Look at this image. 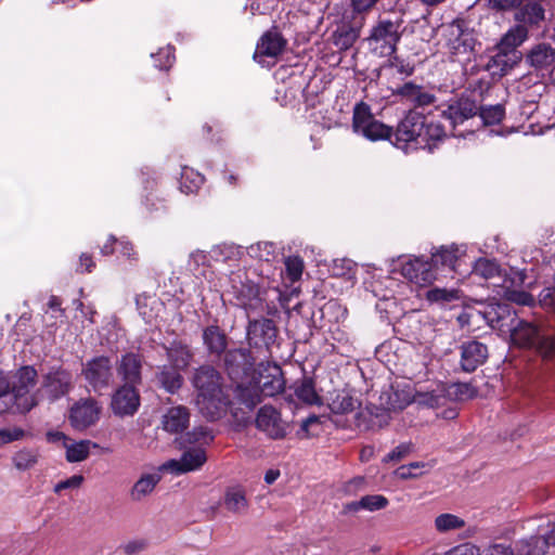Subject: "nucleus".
<instances>
[{"mask_svg":"<svg viewBox=\"0 0 555 555\" xmlns=\"http://www.w3.org/2000/svg\"><path fill=\"white\" fill-rule=\"evenodd\" d=\"M279 330L275 322L268 318L249 319L246 327V337L250 348L264 353L270 352L278 339Z\"/></svg>","mask_w":555,"mask_h":555,"instance_id":"nucleus-9","label":"nucleus"},{"mask_svg":"<svg viewBox=\"0 0 555 555\" xmlns=\"http://www.w3.org/2000/svg\"><path fill=\"white\" fill-rule=\"evenodd\" d=\"M190 412L183 405L172 406L167 410L162 418V427L169 434H179L188 428Z\"/></svg>","mask_w":555,"mask_h":555,"instance_id":"nucleus-29","label":"nucleus"},{"mask_svg":"<svg viewBox=\"0 0 555 555\" xmlns=\"http://www.w3.org/2000/svg\"><path fill=\"white\" fill-rule=\"evenodd\" d=\"M426 299L431 304L446 306L452 301L461 299V291L456 288L434 287L427 291Z\"/></svg>","mask_w":555,"mask_h":555,"instance_id":"nucleus-43","label":"nucleus"},{"mask_svg":"<svg viewBox=\"0 0 555 555\" xmlns=\"http://www.w3.org/2000/svg\"><path fill=\"white\" fill-rule=\"evenodd\" d=\"M243 251L234 244H220L211 248L209 256L212 260L222 263H235L240 260Z\"/></svg>","mask_w":555,"mask_h":555,"instance_id":"nucleus-38","label":"nucleus"},{"mask_svg":"<svg viewBox=\"0 0 555 555\" xmlns=\"http://www.w3.org/2000/svg\"><path fill=\"white\" fill-rule=\"evenodd\" d=\"M401 21L383 18L372 27L369 37L370 47L382 56L392 55L401 40Z\"/></svg>","mask_w":555,"mask_h":555,"instance_id":"nucleus-4","label":"nucleus"},{"mask_svg":"<svg viewBox=\"0 0 555 555\" xmlns=\"http://www.w3.org/2000/svg\"><path fill=\"white\" fill-rule=\"evenodd\" d=\"M155 60V66L159 69H168L171 67L175 55L173 48L168 46L164 49H160L156 54L152 55Z\"/></svg>","mask_w":555,"mask_h":555,"instance_id":"nucleus-57","label":"nucleus"},{"mask_svg":"<svg viewBox=\"0 0 555 555\" xmlns=\"http://www.w3.org/2000/svg\"><path fill=\"white\" fill-rule=\"evenodd\" d=\"M414 449V446L412 442H402L399 446H397L393 450H391L389 453H387L383 462H400L404 457H406Z\"/></svg>","mask_w":555,"mask_h":555,"instance_id":"nucleus-56","label":"nucleus"},{"mask_svg":"<svg viewBox=\"0 0 555 555\" xmlns=\"http://www.w3.org/2000/svg\"><path fill=\"white\" fill-rule=\"evenodd\" d=\"M444 555H478V548L469 543H463L448 551Z\"/></svg>","mask_w":555,"mask_h":555,"instance_id":"nucleus-64","label":"nucleus"},{"mask_svg":"<svg viewBox=\"0 0 555 555\" xmlns=\"http://www.w3.org/2000/svg\"><path fill=\"white\" fill-rule=\"evenodd\" d=\"M25 436L24 429L20 427H8L0 429V446L22 439Z\"/></svg>","mask_w":555,"mask_h":555,"instance_id":"nucleus-58","label":"nucleus"},{"mask_svg":"<svg viewBox=\"0 0 555 555\" xmlns=\"http://www.w3.org/2000/svg\"><path fill=\"white\" fill-rule=\"evenodd\" d=\"M192 384L197 391L196 404L201 413L210 421L220 418L230 403L220 373L211 365H202L195 370Z\"/></svg>","mask_w":555,"mask_h":555,"instance_id":"nucleus-1","label":"nucleus"},{"mask_svg":"<svg viewBox=\"0 0 555 555\" xmlns=\"http://www.w3.org/2000/svg\"><path fill=\"white\" fill-rule=\"evenodd\" d=\"M357 399L347 392L337 393L330 403L333 413L346 414L352 412L357 406Z\"/></svg>","mask_w":555,"mask_h":555,"instance_id":"nucleus-47","label":"nucleus"},{"mask_svg":"<svg viewBox=\"0 0 555 555\" xmlns=\"http://www.w3.org/2000/svg\"><path fill=\"white\" fill-rule=\"evenodd\" d=\"M36 379L37 371L33 366H23L18 370L11 393V399L13 400L11 409L14 412H29L38 403V392L36 395L29 393L30 389L36 385Z\"/></svg>","mask_w":555,"mask_h":555,"instance_id":"nucleus-6","label":"nucleus"},{"mask_svg":"<svg viewBox=\"0 0 555 555\" xmlns=\"http://www.w3.org/2000/svg\"><path fill=\"white\" fill-rule=\"evenodd\" d=\"M165 350L168 362L178 370L184 371L193 360L191 347L182 341L175 340Z\"/></svg>","mask_w":555,"mask_h":555,"instance_id":"nucleus-30","label":"nucleus"},{"mask_svg":"<svg viewBox=\"0 0 555 555\" xmlns=\"http://www.w3.org/2000/svg\"><path fill=\"white\" fill-rule=\"evenodd\" d=\"M81 376L90 390L101 393L114 378L113 363L107 356H96L82 363Z\"/></svg>","mask_w":555,"mask_h":555,"instance_id":"nucleus-7","label":"nucleus"},{"mask_svg":"<svg viewBox=\"0 0 555 555\" xmlns=\"http://www.w3.org/2000/svg\"><path fill=\"white\" fill-rule=\"evenodd\" d=\"M352 129L357 134L370 141L391 140L392 128L377 120L371 112V107L360 102L353 107Z\"/></svg>","mask_w":555,"mask_h":555,"instance_id":"nucleus-5","label":"nucleus"},{"mask_svg":"<svg viewBox=\"0 0 555 555\" xmlns=\"http://www.w3.org/2000/svg\"><path fill=\"white\" fill-rule=\"evenodd\" d=\"M256 427L272 439L284 438L288 429V425L281 418L280 412L270 405H263L259 409Z\"/></svg>","mask_w":555,"mask_h":555,"instance_id":"nucleus-19","label":"nucleus"},{"mask_svg":"<svg viewBox=\"0 0 555 555\" xmlns=\"http://www.w3.org/2000/svg\"><path fill=\"white\" fill-rule=\"evenodd\" d=\"M444 395L439 391H430V392H418L415 397V401L422 405H426L428 408H438L444 402Z\"/></svg>","mask_w":555,"mask_h":555,"instance_id":"nucleus-55","label":"nucleus"},{"mask_svg":"<svg viewBox=\"0 0 555 555\" xmlns=\"http://www.w3.org/2000/svg\"><path fill=\"white\" fill-rule=\"evenodd\" d=\"M180 371L171 365L158 366L155 374L157 384L169 393L177 392L183 384Z\"/></svg>","mask_w":555,"mask_h":555,"instance_id":"nucleus-31","label":"nucleus"},{"mask_svg":"<svg viewBox=\"0 0 555 555\" xmlns=\"http://www.w3.org/2000/svg\"><path fill=\"white\" fill-rule=\"evenodd\" d=\"M147 542L145 539H134L125 544H121L120 550L125 555H138L145 551Z\"/></svg>","mask_w":555,"mask_h":555,"instance_id":"nucleus-60","label":"nucleus"},{"mask_svg":"<svg viewBox=\"0 0 555 555\" xmlns=\"http://www.w3.org/2000/svg\"><path fill=\"white\" fill-rule=\"evenodd\" d=\"M91 442L89 440L66 442L64 448L66 449V460L68 462H81L87 459L90 451Z\"/></svg>","mask_w":555,"mask_h":555,"instance_id":"nucleus-45","label":"nucleus"},{"mask_svg":"<svg viewBox=\"0 0 555 555\" xmlns=\"http://www.w3.org/2000/svg\"><path fill=\"white\" fill-rule=\"evenodd\" d=\"M550 546L545 539L535 534L518 541L517 552L520 555H545Z\"/></svg>","mask_w":555,"mask_h":555,"instance_id":"nucleus-39","label":"nucleus"},{"mask_svg":"<svg viewBox=\"0 0 555 555\" xmlns=\"http://www.w3.org/2000/svg\"><path fill=\"white\" fill-rule=\"evenodd\" d=\"M505 115V109L502 105H492L488 107H481L479 116L485 125L499 124Z\"/></svg>","mask_w":555,"mask_h":555,"instance_id":"nucleus-49","label":"nucleus"},{"mask_svg":"<svg viewBox=\"0 0 555 555\" xmlns=\"http://www.w3.org/2000/svg\"><path fill=\"white\" fill-rule=\"evenodd\" d=\"M538 537L541 539L546 540L550 545H555V521L554 522H547L546 526H540L538 528Z\"/></svg>","mask_w":555,"mask_h":555,"instance_id":"nucleus-62","label":"nucleus"},{"mask_svg":"<svg viewBox=\"0 0 555 555\" xmlns=\"http://www.w3.org/2000/svg\"><path fill=\"white\" fill-rule=\"evenodd\" d=\"M257 386L259 387V392L262 398L274 397L282 392L285 387V380L282 376L281 369L279 366H274L272 372L261 377L259 385Z\"/></svg>","mask_w":555,"mask_h":555,"instance_id":"nucleus-33","label":"nucleus"},{"mask_svg":"<svg viewBox=\"0 0 555 555\" xmlns=\"http://www.w3.org/2000/svg\"><path fill=\"white\" fill-rule=\"evenodd\" d=\"M203 341L211 354L220 356L227 348V335L217 325L207 326L203 331Z\"/></svg>","mask_w":555,"mask_h":555,"instance_id":"nucleus-34","label":"nucleus"},{"mask_svg":"<svg viewBox=\"0 0 555 555\" xmlns=\"http://www.w3.org/2000/svg\"><path fill=\"white\" fill-rule=\"evenodd\" d=\"M464 525V520L453 514H441L436 518V528L439 532L454 531Z\"/></svg>","mask_w":555,"mask_h":555,"instance_id":"nucleus-48","label":"nucleus"},{"mask_svg":"<svg viewBox=\"0 0 555 555\" xmlns=\"http://www.w3.org/2000/svg\"><path fill=\"white\" fill-rule=\"evenodd\" d=\"M117 373L124 384L139 386L142 383V357L127 352L117 362Z\"/></svg>","mask_w":555,"mask_h":555,"instance_id":"nucleus-22","label":"nucleus"},{"mask_svg":"<svg viewBox=\"0 0 555 555\" xmlns=\"http://www.w3.org/2000/svg\"><path fill=\"white\" fill-rule=\"evenodd\" d=\"M231 294L235 299V305L245 310L249 317L251 313H262L268 306L260 292L259 286L248 280L245 273H232L230 276Z\"/></svg>","mask_w":555,"mask_h":555,"instance_id":"nucleus-3","label":"nucleus"},{"mask_svg":"<svg viewBox=\"0 0 555 555\" xmlns=\"http://www.w3.org/2000/svg\"><path fill=\"white\" fill-rule=\"evenodd\" d=\"M286 47V40L276 30L264 33L256 47L254 59L261 61L262 57H276Z\"/></svg>","mask_w":555,"mask_h":555,"instance_id":"nucleus-25","label":"nucleus"},{"mask_svg":"<svg viewBox=\"0 0 555 555\" xmlns=\"http://www.w3.org/2000/svg\"><path fill=\"white\" fill-rule=\"evenodd\" d=\"M520 61L518 54H511L495 46L482 68L489 73L492 80L498 81L506 76Z\"/></svg>","mask_w":555,"mask_h":555,"instance_id":"nucleus-15","label":"nucleus"},{"mask_svg":"<svg viewBox=\"0 0 555 555\" xmlns=\"http://www.w3.org/2000/svg\"><path fill=\"white\" fill-rule=\"evenodd\" d=\"M304 271V261L298 256H289L285 259V272L291 282L300 280Z\"/></svg>","mask_w":555,"mask_h":555,"instance_id":"nucleus-51","label":"nucleus"},{"mask_svg":"<svg viewBox=\"0 0 555 555\" xmlns=\"http://www.w3.org/2000/svg\"><path fill=\"white\" fill-rule=\"evenodd\" d=\"M255 361L250 350L246 348L229 350L224 356V365L232 379L248 376L254 370Z\"/></svg>","mask_w":555,"mask_h":555,"instance_id":"nucleus-18","label":"nucleus"},{"mask_svg":"<svg viewBox=\"0 0 555 555\" xmlns=\"http://www.w3.org/2000/svg\"><path fill=\"white\" fill-rule=\"evenodd\" d=\"M425 122V115L410 109L403 119L399 121L396 130H392L390 142L398 149L406 151L409 146L418 149V139L422 137V129Z\"/></svg>","mask_w":555,"mask_h":555,"instance_id":"nucleus-8","label":"nucleus"},{"mask_svg":"<svg viewBox=\"0 0 555 555\" xmlns=\"http://www.w3.org/2000/svg\"><path fill=\"white\" fill-rule=\"evenodd\" d=\"M478 555H513L512 547L505 543H496L488 546Z\"/></svg>","mask_w":555,"mask_h":555,"instance_id":"nucleus-63","label":"nucleus"},{"mask_svg":"<svg viewBox=\"0 0 555 555\" xmlns=\"http://www.w3.org/2000/svg\"><path fill=\"white\" fill-rule=\"evenodd\" d=\"M525 60L535 70L547 69L555 65V48L546 42L537 43L527 52Z\"/></svg>","mask_w":555,"mask_h":555,"instance_id":"nucleus-26","label":"nucleus"},{"mask_svg":"<svg viewBox=\"0 0 555 555\" xmlns=\"http://www.w3.org/2000/svg\"><path fill=\"white\" fill-rule=\"evenodd\" d=\"M475 270L485 279H492L500 276L501 274L500 266L495 261L489 259H479L476 262Z\"/></svg>","mask_w":555,"mask_h":555,"instance_id":"nucleus-53","label":"nucleus"},{"mask_svg":"<svg viewBox=\"0 0 555 555\" xmlns=\"http://www.w3.org/2000/svg\"><path fill=\"white\" fill-rule=\"evenodd\" d=\"M391 94L402 104L409 105L412 109L424 108L437 102L435 93L422 85L413 81H405L391 90Z\"/></svg>","mask_w":555,"mask_h":555,"instance_id":"nucleus-12","label":"nucleus"},{"mask_svg":"<svg viewBox=\"0 0 555 555\" xmlns=\"http://www.w3.org/2000/svg\"><path fill=\"white\" fill-rule=\"evenodd\" d=\"M295 396L297 399L307 404H322V399L318 395L314 382L311 378H304L300 383L295 385Z\"/></svg>","mask_w":555,"mask_h":555,"instance_id":"nucleus-40","label":"nucleus"},{"mask_svg":"<svg viewBox=\"0 0 555 555\" xmlns=\"http://www.w3.org/2000/svg\"><path fill=\"white\" fill-rule=\"evenodd\" d=\"M73 387V374L66 369L53 367L43 376L38 395L54 402L68 395Z\"/></svg>","mask_w":555,"mask_h":555,"instance_id":"nucleus-11","label":"nucleus"},{"mask_svg":"<svg viewBox=\"0 0 555 555\" xmlns=\"http://www.w3.org/2000/svg\"><path fill=\"white\" fill-rule=\"evenodd\" d=\"M449 397L455 400H467L476 395V389L468 383H454L448 389Z\"/></svg>","mask_w":555,"mask_h":555,"instance_id":"nucleus-50","label":"nucleus"},{"mask_svg":"<svg viewBox=\"0 0 555 555\" xmlns=\"http://www.w3.org/2000/svg\"><path fill=\"white\" fill-rule=\"evenodd\" d=\"M539 301L543 308L555 311V273L554 286L543 288L539 294Z\"/></svg>","mask_w":555,"mask_h":555,"instance_id":"nucleus-59","label":"nucleus"},{"mask_svg":"<svg viewBox=\"0 0 555 555\" xmlns=\"http://www.w3.org/2000/svg\"><path fill=\"white\" fill-rule=\"evenodd\" d=\"M205 178L198 171L189 167H183L180 177V189L183 193L190 194L196 192L204 183Z\"/></svg>","mask_w":555,"mask_h":555,"instance_id":"nucleus-42","label":"nucleus"},{"mask_svg":"<svg viewBox=\"0 0 555 555\" xmlns=\"http://www.w3.org/2000/svg\"><path fill=\"white\" fill-rule=\"evenodd\" d=\"M430 260L431 268L441 266L453 270L457 261V248L441 246L431 254Z\"/></svg>","mask_w":555,"mask_h":555,"instance_id":"nucleus-44","label":"nucleus"},{"mask_svg":"<svg viewBox=\"0 0 555 555\" xmlns=\"http://www.w3.org/2000/svg\"><path fill=\"white\" fill-rule=\"evenodd\" d=\"M544 1L520 0V5L517 7L518 10L515 13V20L520 23L519 25L539 27L545 18Z\"/></svg>","mask_w":555,"mask_h":555,"instance_id":"nucleus-24","label":"nucleus"},{"mask_svg":"<svg viewBox=\"0 0 555 555\" xmlns=\"http://www.w3.org/2000/svg\"><path fill=\"white\" fill-rule=\"evenodd\" d=\"M507 334L512 345L533 349L544 360H555V336L547 334L541 322L517 317Z\"/></svg>","mask_w":555,"mask_h":555,"instance_id":"nucleus-2","label":"nucleus"},{"mask_svg":"<svg viewBox=\"0 0 555 555\" xmlns=\"http://www.w3.org/2000/svg\"><path fill=\"white\" fill-rule=\"evenodd\" d=\"M389 56L387 63L383 66L385 72H388L392 77L398 76L402 80L413 75L415 70L413 64L393 54Z\"/></svg>","mask_w":555,"mask_h":555,"instance_id":"nucleus-41","label":"nucleus"},{"mask_svg":"<svg viewBox=\"0 0 555 555\" xmlns=\"http://www.w3.org/2000/svg\"><path fill=\"white\" fill-rule=\"evenodd\" d=\"M424 466H425V464L420 463V462H414L409 465H402L395 470L393 475L400 480H405L408 478H414V477L418 476V473H412V469H420Z\"/></svg>","mask_w":555,"mask_h":555,"instance_id":"nucleus-61","label":"nucleus"},{"mask_svg":"<svg viewBox=\"0 0 555 555\" xmlns=\"http://www.w3.org/2000/svg\"><path fill=\"white\" fill-rule=\"evenodd\" d=\"M207 461L206 452L201 447L185 450L180 460H170L160 466V470L172 475H180L201 467Z\"/></svg>","mask_w":555,"mask_h":555,"instance_id":"nucleus-17","label":"nucleus"},{"mask_svg":"<svg viewBox=\"0 0 555 555\" xmlns=\"http://www.w3.org/2000/svg\"><path fill=\"white\" fill-rule=\"evenodd\" d=\"M366 22L362 16H354L348 12L343 15L335 29L330 35V42L339 51L349 50L360 38L361 30Z\"/></svg>","mask_w":555,"mask_h":555,"instance_id":"nucleus-10","label":"nucleus"},{"mask_svg":"<svg viewBox=\"0 0 555 555\" xmlns=\"http://www.w3.org/2000/svg\"><path fill=\"white\" fill-rule=\"evenodd\" d=\"M380 0H350V14L362 16L364 22L369 13L376 7Z\"/></svg>","mask_w":555,"mask_h":555,"instance_id":"nucleus-54","label":"nucleus"},{"mask_svg":"<svg viewBox=\"0 0 555 555\" xmlns=\"http://www.w3.org/2000/svg\"><path fill=\"white\" fill-rule=\"evenodd\" d=\"M402 275L415 284H426L434 280L431 264L420 258L411 259L402 264Z\"/></svg>","mask_w":555,"mask_h":555,"instance_id":"nucleus-28","label":"nucleus"},{"mask_svg":"<svg viewBox=\"0 0 555 555\" xmlns=\"http://www.w3.org/2000/svg\"><path fill=\"white\" fill-rule=\"evenodd\" d=\"M516 312L505 302H492L486 306L483 318L487 323L494 330L507 334L514 319H517Z\"/></svg>","mask_w":555,"mask_h":555,"instance_id":"nucleus-20","label":"nucleus"},{"mask_svg":"<svg viewBox=\"0 0 555 555\" xmlns=\"http://www.w3.org/2000/svg\"><path fill=\"white\" fill-rule=\"evenodd\" d=\"M247 254L260 261H271L275 257V245L271 242H258L246 248Z\"/></svg>","mask_w":555,"mask_h":555,"instance_id":"nucleus-46","label":"nucleus"},{"mask_svg":"<svg viewBox=\"0 0 555 555\" xmlns=\"http://www.w3.org/2000/svg\"><path fill=\"white\" fill-rule=\"evenodd\" d=\"M387 506V499L379 494L365 495L357 501L350 502L345 505V513L364 511H380Z\"/></svg>","mask_w":555,"mask_h":555,"instance_id":"nucleus-37","label":"nucleus"},{"mask_svg":"<svg viewBox=\"0 0 555 555\" xmlns=\"http://www.w3.org/2000/svg\"><path fill=\"white\" fill-rule=\"evenodd\" d=\"M528 38V29L525 25L512 27L500 40L496 47L521 57V52L517 50Z\"/></svg>","mask_w":555,"mask_h":555,"instance_id":"nucleus-32","label":"nucleus"},{"mask_svg":"<svg viewBox=\"0 0 555 555\" xmlns=\"http://www.w3.org/2000/svg\"><path fill=\"white\" fill-rule=\"evenodd\" d=\"M488 358V348L477 340L463 343L461 346V369L472 373L482 365Z\"/></svg>","mask_w":555,"mask_h":555,"instance_id":"nucleus-23","label":"nucleus"},{"mask_svg":"<svg viewBox=\"0 0 555 555\" xmlns=\"http://www.w3.org/2000/svg\"><path fill=\"white\" fill-rule=\"evenodd\" d=\"M102 412V405L92 397L76 401L69 409L68 421L73 428L85 430L93 426Z\"/></svg>","mask_w":555,"mask_h":555,"instance_id":"nucleus-13","label":"nucleus"},{"mask_svg":"<svg viewBox=\"0 0 555 555\" xmlns=\"http://www.w3.org/2000/svg\"><path fill=\"white\" fill-rule=\"evenodd\" d=\"M225 511L235 515L244 514L247 511L246 492L243 488H228L223 494L222 502Z\"/></svg>","mask_w":555,"mask_h":555,"instance_id":"nucleus-36","label":"nucleus"},{"mask_svg":"<svg viewBox=\"0 0 555 555\" xmlns=\"http://www.w3.org/2000/svg\"><path fill=\"white\" fill-rule=\"evenodd\" d=\"M234 398L249 411L254 410L262 400L259 387L253 383L237 384L234 389Z\"/></svg>","mask_w":555,"mask_h":555,"instance_id":"nucleus-35","label":"nucleus"},{"mask_svg":"<svg viewBox=\"0 0 555 555\" xmlns=\"http://www.w3.org/2000/svg\"><path fill=\"white\" fill-rule=\"evenodd\" d=\"M190 443H197L201 447L209 444L214 440L211 430L206 426L195 427L192 431L186 434Z\"/></svg>","mask_w":555,"mask_h":555,"instance_id":"nucleus-52","label":"nucleus"},{"mask_svg":"<svg viewBox=\"0 0 555 555\" xmlns=\"http://www.w3.org/2000/svg\"><path fill=\"white\" fill-rule=\"evenodd\" d=\"M422 137L418 139V149L433 151L440 142L447 138L444 126L429 116H425Z\"/></svg>","mask_w":555,"mask_h":555,"instance_id":"nucleus-27","label":"nucleus"},{"mask_svg":"<svg viewBox=\"0 0 555 555\" xmlns=\"http://www.w3.org/2000/svg\"><path fill=\"white\" fill-rule=\"evenodd\" d=\"M474 31L463 23H453L448 27L447 44L453 55L468 54L476 46Z\"/></svg>","mask_w":555,"mask_h":555,"instance_id":"nucleus-16","label":"nucleus"},{"mask_svg":"<svg viewBox=\"0 0 555 555\" xmlns=\"http://www.w3.org/2000/svg\"><path fill=\"white\" fill-rule=\"evenodd\" d=\"M140 406L138 386L131 384L120 385L113 393L111 409L115 415L131 416Z\"/></svg>","mask_w":555,"mask_h":555,"instance_id":"nucleus-14","label":"nucleus"},{"mask_svg":"<svg viewBox=\"0 0 555 555\" xmlns=\"http://www.w3.org/2000/svg\"><path fill=\"white\" fill-rule=\"evenodd\" d=\"M478 111V105L474 100L468 96H461L450 103L447 109L441 111V116L448 119L450 125L455 128L457 125L476 116Z\"/></svg>","mask_w":555,"mask_h":555,"instance_id":"nucleus-21","label":"nucleus"}]
</instances>
